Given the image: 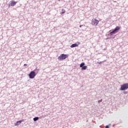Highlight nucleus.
<instances>
[{
    "instance_id": "obj_1",
    "label": "nucleus",
    "mask_w": 128,
    "mask_h": 128,
    "mask_svg": "<svg viewBox=\"0 0 128 128\" xmlns=\"http://www.w3.org/2000/svg\"><path fill=\"white\" fill-rule=\"evenodd\" d=\"M68 54H61L58 58V60H66V58H68Z\"/></svg>"
},
{
    "instance_id": "obj_2",
    "label": "nucleus",
    "mask_w": 128,
    "mask_h": 128,
    "mask_svg": "<svg viewBox=\"0 0 128 128\" xmlns=\"http://www.w3.org/2000/svg\"><path fill=\"white\" fill-rule=\"evenodd\" d=\"M120 30V27L117 26L114 30L110 32V36H112V34H116V32H118V30Z\"/></svg>"
},
{
    "instance_id": "obj_3",
    "label": "nucleus",
    "mask_w": 128,
    "mask_h": 128,
    "mask_svg": "<svg viewBox=\"0 0 128 128\" xmlns=\"http://www.w3.org/2000/svg\"><path fill=\"white\" fill-rule=\"evenodd\" d=\"M128 83H126L121 86L120 90H128Z\"/></svg>"
},
{
    "instance_id": "obj_4",
    "label": "nucleus",
    "mask_w": 128,
    "mask_h": 128,
    "mask_svg": "<svg viewBox=\"0 0 128 128\" xmlns=\"http://www.w3.org/2000/svg\"><path fill=\"white\" fill-rule=\"evenodd\" d=\"M98 22H100V21H98V20L96 18H93L92 20V25L98 26Z\"/></svg>"
},
{
    "instance_id": "obj_5",
    "label": "nucleus",
    "mask_w": 128,
    "mask_h": 128,
    "mask_svg": "<svg viewBox=\"0 0 128 128\" xmlns=\"http://www.w3.org/2000/svg\"><path fill=\"white\" fill-rule=\"evenodd\" d=\"M30 78H34L36 74L34 71H32L30 74H28Z\"/></svg>"
},
{
    "instance_id": "obj_6",
    "label": "nucleus",
    "mask_w": 128,
    "mask_h": 128,
    "mask_svg": "<svg viewBox=\"0 0 128 128\" xmlns=\"http://www.w3.org/2000/svg\"><path fill=\"white\" fill-rule=\"evenodd\" d=\"M84 64H85L84 62H82L80 64V68H82V70H86V68H88V66H84Z\"/></svg>"
},
{
    "instance_id": "obj_7",
    "label": "nucleus",
    "mask_w": 128,
    "mask_h": 128,
    "mask_svg": "<svg viewBox=\"0 0 128 128\" xmlns=\"http://www.w3.org/2000/svg\"><path fill=\"white\" fill-rule=\"evenodd\" d=\"M17 2H16L14 0L10 1V6H16V4Z\"/></svg>"
},
{
    "instance_id": "obj_8",
    "label": "nucleus",
    "mask_w": 128,
    "mask_h": 128,
    "mask_svg": "<svg viewBox=\"0 0 128 128\" xmlns=\"http://www.w3.org/2000/svg\"><path fill=\"white\" fill-rule=\"evenodd\" d=\"M70 48H76V46H78V44H72V45H71L70 46Z\"/></svg>"
},
{
    "instance_id": "obj_9",
    "label": "nucleus",
    "mask_w": 128,
    "mask_h": 128,
    "mask_svg": "<svg viewBox=\"0 0 128 128\" xmlns=\"http://www.w3.org/2000/svg\"><path fill=\"white\" fill-rule=\"evenodd\" d=\"M22 120L17 121L15 126H18L19 124H22Z\"/></svg>"
},
{
    "instance_id": "obj_10",
    "label": "nucleus",
    "mask_w": 128,
    "mask_h": 128,
    "mask_svg": "<svg viewBox=\"0 0 128 128\" xmlns=\"http://www.w3.org/2000/svg\"><path fill=\"white\" fill-rule=\"evenodd\" d=\"M38 120V117H36L34 118V122H36V120Z\"/></svg>"
},
{
    "instance_id": "obj_11",
    "label": "nucleus",
    "mask_w": 128,
    "mask_h": 128,
    "mask_svg": "<svg viewBox=\"0 0 128 128\" xmlns=\"http://www.w3.org/2000/svg\"><path fill=\"white\" fill-rule=\"evenodd\" d=\"M62 12L61 13V14H65V12H66V10L62 9Z\"/></svg>"
},
{
    "instance_id": "obj_12",
    "label": "nucleus",
    "mask_w": 128,
    "mask_h": 128,
    "mask_svg": "<svg viewBox=\"0 0 128 128\" xmlns=\"http://www.w3.org/2000/svg\"><path fill=\"white\" fill-rule=\"evenodd\" d=\"M102 100H100L98 101V102H102Z\"/></svg>"
},
{
    "instance_id": "obj_13",
    "label": "nucleus",
    "mask_w": 128,
    "mask_h": 128,
    "mask_svg": "<svg viewBox=\"0 0 128 128\" xmlns=\"http://www.w3.org/2000/svg\"><path fill=\"white\" fill-rule=\"evenodd\" d=\"M110 127L108 126H106L105 128H109Z\"/></svg>"
},
{
    "instance_id": "obj_14",
    "label": "nucleus",
    "mask_w": 128,
    "mask_h": 128,
    "mask_svg": "<svg viewBox=\"0 0 128 128\" xmlns=\"http://www.w3.org/2000/svg\"><path fill=\"white\" fill-rule=\"evenodd\" d=\"M28 66L27 64H24V66Z\"/></svg>"
},
{
    "instance_id": "obj_15",
    "label": "nucleus",
    "mask_w": 128,
    "mask_h": 128,
    "mask_svg": "<svg viewBox=\"0 0 128 128\" xmlns=\"http://www.w3.org/2000/svg\"><path fill=\"white\" fill-rule=\"evenodd\" d=\"M83 25H80V28H82V26Z\"/></svg>"
},
{
    "instance_id": "obj_16",
    "label": "nucleus",
    "mask_w": 128,
    "mask_h": 128,
    "mask_svg": "<svg viewBox=\"0 0 128 128\" xmlns=\"http://www.w3.org/2000/svg\"><path fill=\"white\" fill-rule=\"evenodd\" d=\"M99 64H102V62H100Z\"/></svg>"
}]
</instances>
